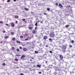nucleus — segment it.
Masks as SVG:
<instances>
[{
	"label": "nucleus",
	"instance_id": "obj_1",
	"mask_svg": "<svg viewBox=\"0 0 75 75\" xmlns=\"http://www.w3.org/2000/svg\"><path fill=\"white\" fill-rule=\"evenodd\" d=\"M54 36H55V35L54 34H50V37L52 38H53Z\"/></svg>",
	"mask_w": 75,
	"mask_h": 75
},
{
	"label": "nucleus",
	"instance_id": "obj_2",
	"mask_svg": "<svg viewBox=\"0 0 75 75\" xmlns=\"http://www.w3.org/2000/svg\"><path fill=\"white\" fill-rule=\"evenodd\" d=\"M61 47L62 48V50H66L67 48V47L65 45H63Z\"/></svg>",
	"mask_w": 75,
	"mask_h": 75
},
{
	"label": "nucleus",
	"instance_id": "obj_3",
	"mask_svg": "<svg viewBox=\"0 0 75 75\" xmlns=\"http://www.w3.org/2000/svg\"><path fill=\"white\" fill-rule=\"evenodd\" d=\"M59 57L62 60V59H63V56H62V55H60L59 56Z\"/></svg>",
	"mask_w": 75,
	"mask_h": 75
},
{
	"label": "nucleus",
	"instance_id": "obj_4",
	"mask_svg": "<svg viewBox=\"0 0 75 75\" xmlns=\"http://www.w3.org/2000/svg\"><path fill=\"white\" fill-rule=\"evenodd\" d=\"M24 9L25 11H29L28 9V8H27L26 7Z\"/></svg>",
	"mask_w": 75,
	"mask_h": 75
},
{
	"label": "nucleus",
	"instance_id": "obj_5",
	"mask_svg": "<svg viewBox=\"0 0 75 75\" xmlns=\"http://www.w3.org/2000/svg\"><path fill=\"white\" fill-rule=\"evenodd\" d=\"M25 56L24 55H22L21 56V59H22L23 58H25Z\"/></svg>",
	"mask_w": 75,
	"mask_h": 75
},
{
	"label": "nucleus",
	"instance_id": "obj_6",
	"mask_svg": "<svg viewBox=\"0 0 75 75\" xmlns=\"http://www.w3.org/2000/svg\"><path fill=\"white\" fill-rule=\"evenodd\" d=\"M38 51H39L40 52H43V51H42V49H40Z\"/></svg>",
	"mask_w": 75,
	"mask_h": 75
},
{
	"label": "nucleus",
	"instance_id": "obj_7",
	"mask_svg": "<svg viewBox=\"0 0 75 75\" xmlns=\"http://www.w3.org/2000/svg\"><path fill=\"white\" fill-rule=\"evenodd\" d=\"M49 41L51 42H52V38H49Z\"/></svg>",
	"mask_w": 75,
	"mask_h": 75
},
{
	"label": "nucleus",
	"instance_id": "obj_8",
	"mask_svg": "<svg viewBox=\"0 0 75 75\" xmlns=\"http://www.w3.org/2000/svg\"><path fill=\"white\" fill-rule=\"evenodd\" d=\"M43 38L44 40H46V39H47V36H44Z\"/></svg>",
	"mask_w": 75,
	"mask_h": 75
},
{
	"label": "nucleus",
	"instance_id": "obj_9",
	"mask_svg": "<svg viewBox=\"0 0 75 75\" xmlns=\"http://www.w3.org/2000/svg\"><path fill=\"white\" fill-rule=\"evenodd\" d=\"M16 42H17V43H18V44H20V41L17 40L16 41Z\"/></svg>",
	"mask_w": 75,
	"mask_h": 75
},
{
	"label": "nucleus",
	"instance_id": "obj_10",
	"mask_svg": "<svg viewBox=\"0 0 75 75\" xmlns=\"http://www.w3.org/2000/svg\"><path fill=\"white\" fill-rule=\"evenodd\" d=\"M11 26V27H14V24L13 23H12Z\"/></svg>",
	"mask_w": 75,
	"mask_h": 75
},
{
	"label": "nucleus",
	"instance_id": "obj_11",
	"mask_svg": "<svg viewBox=\"0 0 75 75\" xmlns=\"http://www.w3.org/2000/svg\"><path fill=\"white\" fill-rule=\"evenodd\" d=\"M23 50L24 51H27V49L25 48H23Z\"/></svg>",
	"mask_w": 75,
	"mask_h": 75
},
{
	"label": "nucleus",
	"instance_id": "obj_12",
	"mask_svg": "<svg viewBox=\"0 0 75 75\" xmlns=\"http://www.w3.org/2000/svg\"><path fill=\"white\" fill-rule=\"evenodd\" d=\"M59 6H60L61 7H63V6H62V5L61 4H59Z\"/></svg>",
	"mask_w": 75,
	"mask_h": 75
},
{
	"label": "nucleus",
	"instance_id": "obj_13",
	"mask_svg": "<svg viewBox=\"0 0 75 75\" xmlns=\"http://www.w3.org/2000/svg\"><path fill=\"white\" fill-rule=\"evenodd\" d=\"M12 50L13 51H14V50H15V48H14V47H12Z\"/></svg>",
	"mask_w": 75,
	"mask_h": 75
},
{
	"label": "nucleus",
	"instance_id": "obj_14",
	"mask_svg": "<svg viewBox=\"0 0 75 75\" xmlns=\"http://www.w3.org/2000/svg\"><path fill=\"white\" fill-rule=\"evenodd\" d=\"M37 67H39V68H41V65H37Z\"/></svg>",
	"mask_w": 75,
	"mask_h": 75
},
{
	"label": "nucleus",
	"instance_id": "obj_15",
	"mask_svg": "<svg viewBox=\"0 0 75 75\" xmlns=\"http://www.w3.org/2000/svg\"><path fill=\"white\" fill-rule=\"evenodd\" d=\"M35 25L36 27H37V26H38L37 22H36L35 23Z\"/></svg>",
	"mask_w": 75,
	"mask_h": 75
},
{
	"label": "nucleus",
	"instance_id": "obj_16",
	"mask_svg": "<svg viewBox=\"0 0 75 75\" xmlns=\"http://www.w3.org/2000/svg\"><path fill=\"white\" fill-rule=\"evenodd\" d=\"M28 28L29 29V30H31L32 28V27H28Z\"/></svg>",
	"mask_w": 75,
	"mask_h": 75
},
{
	"label": "nucleus",
	"instance_id": "obj_17",
	"mask_svg": "<svg viewBox=\"0 0 75 75\" xmlns=\"http://www.w3.org/2000/svg\"><path fill=\"white\" fill-rule=\"evenodd\" d=\"M60 65V63H57V65H58V66H59V65Z\"/></svg>",
	"mask_w": 75,
	"mask_h": 75
},
{
	"label": "nucleus",
	"instance_id": "obj_18",
	"mask_svg": "<svg viewBox=\"0 0 75 75\" xmlns=\"http://www.w3.org/2000/svg\"><path fill=\"white\" fill-rule=\"evenodd\" d=\"M62 51H63V52L64 53H65V51H66L65 50H62Z\"/></svg>",
	"mask_w": 75,
	"mask_h": 75
},
{
	"label": "nucleus",
	"instance_id": "obj_19",
	"mask_svg": "<svg viewBox=\"0 0 75 75\" xmlns=\"http://www.w3.org/2000/svg\"><path fill=\"white\" fill-rule=\"evenodd\" d=\"M11 35H13V34H14V32H11Z\"/></svg>",
	"mask_w": 75,
	"mask_h": 75
},
{
	"label": "nucleus",
	"instance_id": "obj_20",
	"mask_svg": "<svg viewBox=\"0 0 75 75\" xmlns=\"http://www.w3.org/2000/svg\"><path fill=\"white\" fill-rule=\"evenodd\" d=\"M35 30H33V34H35Z\"/></svg>",
	"mask_w": 75,
	"mask_h": 75
},
{
	"label": "nucleus",
	"instance_id": "obj_21",
	"mask_svg": "<svg viewBox=\"0 0 75 75\" xmlns=\"http://www.w3.org/2000/svg\"><path fill=\"white\" fill-rule=\"evenodd\" d=\"M68 27H69V25H66V28H68Z\"/></svg>",
	"mask_w": 75,
	"mask_h": 75
},
{
	"label": "nucleus",
	"instance_id": "obj_22",
	"mask_svg": "<svg viewBox=\"0 0 75 75\" xmlns=\"http://www.w3.org/2000/svg\"><path fill=\"white\" fill-rule=\"evenodd\" d=\"M47 11H50V8H47Z\"/></svg>",
	"mask_w": 75,
	"mask_h": 75
},
{
	"label": "nucleus",
	"instance_id": "obj_23",
	"mask_svg": "<svg viewBox=\"0 0 75 75\" xmlns=\"http://www.w3.org/2000/svg\"><path fill=\"white\" fill-rule=\"evenodd\" d=\"M15 18H18V16H15Z\"/></svg>",
	"mask_w": 75,
	"mask_h": 75
},
{
	"label": "nucleus",
	"instance_id": "obj_24",
	"mask_svg": "<svg viewBox=\"0 0 75 75\" xmlns=\"http://www.w3.org/2000/svg\"><path fill=\"white\" fill-rule=\"evenodd\" d=\"M35 54H38V51H35Z\"/></svg>",
	"mask_w": 75,
	"mask_h": 75
},
{
	"label": "nucleus",
	"instance_id": "obj_25",
	"mask_svg": "<svg viewBox=\"0 0 75 75\" xmlns=\"http://www.w3.org/2000/svg\"><path fill=\"white\" fill-rule=\"evenodd\" d=\"M15 60L16 61H18V59H15Z\"/></svg>",
	"mask_w": 75,
	"mask_h": 75
},
{
	"label": "nucleus",
	"instance_id": "obj_26",
	"mask_svg": "<svg viewBox=\"0 0 75 75\" xmlns=\"http://www.w3.org/2000/svg\"><path fill=\"white\" fill-rule=\"evenodd\" d=\"M74 41L73 40H71V43H74Z\"/></svg>",
	"mask_w": 75,
	"mask_h": 75
},
{
	"label": "nucleus",
	"instance_id": "obj_27",
	"mask_svg": "<svg viewBox=\"0 0 75 75\" xmlns=\"http://www.w3.org/2000/svg\"><path fill=\"white\" fill-rule=\"evenodd\" d=\"M21 38H23V36L22 35H21L20 36Z\"/></svg>",
	"mask_w": 75,
	"mask_h": 75
},
{
	"label": "nucleus",
	"instance_id": "obj_28",
	"mask_svg": "<svg viewBox=\"0 0 75 75\" xmlns=\"http://www.w3.org/2000/svg\"><path fill=\"white\" fill-rule=\"evenodd\" d=\"M16 50H17V51H18V52H19V49H16Z\"/></svg>",
	"mask_w": 75,
	"mask_h": 75
},
{
	"label": "nucleus",
	"instance_id": "obj_29",
	"mask_svg": "<svg viewBox=\"0 0 75 75\" xmlns=\"http://www.w3.org/2000/svg\"><path fill=\"white\" fill-rule=\"evenodd\" d=\"M22 21H25V19H22Z\"/></svg>",
	"mask_w": 75,
	"mask_h": 75
},
{
	"label": "nucleus",
	"instance_id": "obj_30",
	"mask_svg": "<svg viewBox=\"0 0 75 75\" xmlns=\"http://www.w3.org/2000/svg\"><path fill=\"white\" fill-rule=\"evenodd\" d=\"M10 1V0H8L7 1V3H9Z\"/></svg>",
	"mask_w": 75,
	"mask_h": 75
},
{
	"label": "nucleus",
	"instance_id": "obj_31",
	"mask_svg": "<svg viewBox=\"0 0 75 75\" xmlns=\"http://www.w3.org/2000/svg\"><path fill=\"white\" fill-rule=\"evenodd\" d=\"M2 65H3V66H5V65H6V64H5V63H4Z\"/></svg>",
	"mask_w": 75,
	"mask_h": 75
},
{
	"label": "nucleus",
	"instance_id": "obj_32",
	"mask_svg": "<svg viewBox=\"0 0 75 75\" xmlns=\"http://www.w3.org/2000/svg\"><path fill=\"white\" fill-rule=\"evenodd\" d=\"M12 40L13 41H14V40H15V38H12Z\"/></svg>",
	"mask_w": 75,
	"mask_h": 75
},
{
	"label": "nucleus",
	"instance_id": "obj_33",
	"mask_svg": "<svg viewBox=\"0 0 75 75\" xmlns=\"http://www.w3.org/2000/svg\"><path fill=\"white\" fill-rule=\"evenodd\" d=\"M19 48L21 50H22V49H23V48H22L21 47H19Z\"/></svg>",
	"mask_w": 75,
	"mask_h": 75
},
{
	"label": "nucleus",
	"instance_id": "obj_34",
	"mask_svg": "<svg viewBox=\"0 0 75 75\" xmlns=\"http://www.w3.org/2000/svg\"><path fill=\"white\" fill-rule=\"evenodd\" d=\"M16 56L17 57H20V55L18 54H16Z\"/></svg>",
	"mask_w": 75,
	"mask_h": 75
},
{
	"label": "nucleus",
	"instance_id": "obj_35",
	"mask_svg": "<svg viewBox=\"0 0 75 75\" xmlns=\"http://www.w3.org/2000/svg\"><path fill=\"white\" fill-rule=\"evenodd\" d=\"M55 4L56 6H58V3H56Z\"/></svg>",
	"mask_w": 75,
	"mask_h": 75
},
{
	"label": "nucleus",
	"instance_id": "obj_36",
	"mask_svg": "<svg viewBox=\"0 0 75 75\" xmlns=\"http://www.w3.org/2000/svg\"><path fill=\"white\" fill-rule=\"evenodd\" d=\"M0 23H1V24H3V22L1 21H0Z\"/></svg>",
	"mask_w": 75,
	"mask_h": 75
},
{
	"label": "nucleus",
	"instance_id": "obj_37",
	"mask_svg": "<svg viewBox=\"0 0 75 75\" xmlns=\"http://www.w3.org/2000/svg\"><path fill=\"white\" fill-rule=\"evenodd\" d=\"M39 74H42V72H41L40 71L39 72Z\"/></svg>",
	"mask_w": 75,
	"mask_h": 75
},
{
	"label": "nucleus",
	"instance_id": "obj_38",
	"mask_svg": "<svg viewBox=\"0 0 75 75\" xmlns=\"http://www.w3.org/2000/svg\"><path fill=\"white\" fill-rule=\"evenodd\" d=\"M42 67H44L45 68H47V67H45V65H42Z\"/></svg>",
	"mask_w": 75,
	"mask_h": 75
},
{
	"label": "nucleus",
	"instance_id": "obj_39",
	"mask_svg": "<svg viewBox=\"0 0 75 75\" xmlns=\"http://www.w3.org/2000/svg\"><path fill=\"white\" fill-rule=\"evenodd\" d=\"M49 11L50 12H52V10H50Z\"/></svg>",
	"mask_w": 75,
	"mask_h": 75
},
{
	"label": "nucleus",
	"instance_id": "obj_40",
	"mask_svg": "<svg viewBox=\"0 0 75 75\" xmlns=\"http://www.w3.org/2000/svg\"><path fill=\"white\" fill-rule=\"evenodd\" d=\"M50 53H51V54L52 53V51H50Z\"/></svg>",
	"mask_w": 75,
	"mask_h": 75
},
{
	"label": "nucleus",
	"instance_id": "obj_41",
	"mask_svg": "<svg viewBox=\"0 0 75 75\" xmlns=\"http://www.w3.org/2000/svg\"><path fill=\"white\" fill-rule=\"evenodd\" d=\"M43 14L44 15H47V13H44Z\"/></svg>",
	"mask_w": 75,
	"mask_h": 75
},
{
	"label": "nucleus",
	"instance_id": "obj_42",
	"mask_svg": "<svg viewBox=\"0 0 75 75\" xmlns=\"http://www.w3.org/2000/svg\"><path fill=\"white\" fill-rule=\"evenodd\" d=\"M3 33H6V31H5V30H4L3 31Z\"/></svg>",
	"mask_w": 75,
	"mask_h": 75
},
{
	"label": "nucleus",
	"instance_id": "obj_43",
	"mask_svg": "<svg viewBox=\"0 0 75 75\" xmlns=\"http://www.w3.org/2000/svg\"><path fill=\"white\" fill-rule=\"evenodd\" d=\"M8 36H6L5 37V38H6V39L7 38H8Z\"/></svg>",
	"mask_w": 75,
	"mask_h": 75
},
{
	"label": "nucleus",
	"instance_id": "obj_44",
	"mask_svg": "<svg viewBox=\"0 0 75 75\" xmlns=\"http://www.w3.org/2000/svg\"><path fill=\"white\" fill-rule=\"evenodd\" d=\"M71 48H72V46L71 45H70V46H69Z\"/></svg>",
	"mask_w": 75,
	"mask_h": 75
},
{
	"label": "nucleus",
	"instance_id": "obj_45",
	"mask_svg": "<svg viewBox=\"0 0 75 75\" xmlns=\"http://www.w3.org/2000/svg\"><path fill=\"white\" fill-rule=\"evenodd\" d=\"M5 25H6L7 26H8V24H6Z\"/></svg>",
	"mask_w": 75,
	"mask_h": 75
},
{
	"label": "nucleus",
	"instance_id": "obj_46",
	"mask_svg": "<svg viewBox=\"0 0 75 75\" xmlns=\"http://www.w3.org/2000/svg\"><path fill=\"white\" fill-rule=\"evenodd\" d=\"M20 75H24V74L23 73H21L20 74Z\"/></svg>",
	"mask_w": 75,
	"mask_h": 75
},
{
	"label": "nucleus",
	"instance_id": "obj_47",
	"mask_svg": "<svg viewBox=\"0 0 75 75\" xmlns=\"http://www.w3.org/2000/svg\"><path fill=\"white\" fill-rule=\"evenodd\" d=\"M24 22V23H27V21H25Z\"/></svg>",
	"mask_w": 75,
	"mask_h": 75
},
{
	"label": "nucleus",
	"instance_id": "obj_48",
	"mask_svg": "<svg viewBox=\"0 0 75 75\" xmlns=\"http://www.w3.org/2000/svg\"><path fill=\"white\" fill-rule=\"evenodd\" d=\"M46 47H48V45H46Z\"/></svg>",
	"mask_w": 75,
	"mask_h": 75
},
{
	"label": "nucleus",
	"instance_id": "obj_49",
	"mask_svg": "<svg viewBox=\"0 0 75 75\" xmlns=\"http://www.w3.org/2000/svg\"><path fill=\"white\" fill-rule=\"evenodd\" d=\"M16 23H18V21H16Z\"/></svg>",
	"mask_w": 75,
	"mask_h": 75
},
{
	"label": "nucleus",
	"instance_id": "obj_50",
	"mask_svg": "<svg viewBox=\"0 0 75 75\" xmlns=\"http://www.w3.org/2000/svg\"><path fill=\"white\" fill-rule=\"evenodd\" d=\"M40 21H37V23H38V22H40Z\"/></svg>",
	"mask_w": 75,
	"mask_h": 75
},
{
	"label": "nucleus",
	"instance_id": "obj_51",
	"mask_svg": "<svg viewBox=\"0 0 75 75\" xmlns=\"http://www.w3.org/2000/svg\"><path fill=\"white\" fill-rule=\"evenodd\" d=\"M33 61V60L32 59H30V61Z\"/></svg>",
	"mask_w": 75,
	"mask_h": 75
},
{
	"label": "nucleus",
	"instance_id": "obj_52",
	"mask_svg": "<svg viewBox=\"0 0 75 75\" xmlns=\"http://www.w3.org/2000/svg\"><path fill=\"white\" fill-rule=\"evenodd\" d=\"M59 47H60V48H61V46H59Z\"/></svg>",
	"mask_w": 75,
	"mask_h": 75
},
{
	"label": "nucleus",
	"instance_id": "obj_53",
	"mask_svg": "<svg viewBox=\"0 0 75 75\" xmlns=\"http://www.w3.org/2000/svg\"><path fill=\"white\" fill-rule=\"evenodd\" d=\"M16 68L18 69V68H19V67H16Z\"/></svg>",
	"mask_w": 75,
	"mask_h": 75
},
{
	"label": "nucleus",
	"instance_id": "obj_54",
	"mask_svg": "<svg viewBox=\"0 0 75 75\" xmlns=\"http://www.w3.org/2000/svg\"><path fill=\"white\" fill-rule=\"evenodd\" d=\"M28 40V38H27L25 39V40Z\"/></svg>",
	"mask_w": 75,
	"mask_h": 75
},
{
	"label": "nucleus",
	"instance_id": "obj_55",
	"mask_svg": "<svg viewBox=\"0 0 75 75\" xmlns=\"http://www.w3.org/2000/svg\"><path fill=\"white\" fill-rule=\"evenodd\" d=\"M14 1H16V0H13Z\"/></svg>",
	"mask_w": 75,
	"mask_h": 75
},
{
	"label": "nucleus",
	"instance_id": "obj_56",
	"mask_svg": "<svg viewBox=\"0 0 75 75\" xmlns=\"http://www.w3.org/2000/svg\"><path fill=\"white\" fill-rule=\"evenodd\" d=\"M35 29L36 30V29H37V27H35Z\"/></svg>",
	"mask_w": 75,
	"mask_h": 75
},
{
	"label": "nucleus",
	"instance_id": "obj_57",
	"mask_svg": "<svg viewBox=\"0 0 75 75\" xmlns=\"http://www.w3.org/2000/svg\"><path fill=\"white\" fill-rule=\"evenodd\" d=\"M31 58L32 59H34V58H33V57H32Z\"/></svg>",
	"mask_w": 75,
	"mask_h": 75
},
{
	"label": "nucleus",
	"instance_id": "obj_58",
	"mask_svg": "<svg viewBox=\"0 0 75 75\" xmlns=\"http://www.w3.org/2000/svg\"><path fill=\"white\" fill-rule=\"evenodd\" d=\"M72 72H71V71H70V74H72Z\"/></svg>",
	"mask_w": 75,
	"mask_h": 75
},
{
	"label": "nucleus",
	"instance_id": "obj_59",
	"mask_svg": "<svg viewBox=\"0 0 75 75\" xmlns=\"http://www.w3.org/2000/svg\"><path fill=\"white\" fill-rule=\"evenodd\" d=\"M2 42H2V41L1 42V44L2 43Z\"/></svg>",
	"mask_w": 75,
	"mask_h": 75
},
{
	"label": "nucleus",
	"instance_id": "obj_60",
	"mask_svg": "<svg viewBox=\"0 0 75 75\" xmlns=\"http://www.w3.org/2000/svg\"><path fill=\"white\" fill-rule=\"evenodd\" d=\"M40 23H42V21H40Z\"/></svg>",
	"mask_w": 75,
	"mask_h": 75
},
{
	"label": "nucleus",
	"instance_id": "obj_61",
	"mask_svg": "<svg viewBox=\"0 0 75 75\" xmlns=\"http://www.w3.org/2000/svg\"><path fill=\"white\" fill-rule=\"evenodd\" d=\"M40 45H42V44L40 43Z\"/></svg>",
	"mask_w": 75,
	"mask_h": 75
},
{
	"label": "nucleus",
	"instance_id": "obj_62",
	"mask_svg": "<svg viewBox=\"0 0 75 75\" xmlns=\"http://www.w3.org/2000/svg\"><path fill=\"white\" fill-rule=\"evenodd\" d=\"M69 7H71V6H69Z\"/></svg>",
	"mask_w": 75,
	"mask_h": 75
},
{
	"label": "nucleus",
	"instance_id": "obj_63",
	"mask_svg": "<svg viewBox=\"0 0 75 75\" xmlns=\"http://www.w3.org/2000/svg\"><path fill=\"white\" fill-rule=\"evenodd\" d=\"M45 62H46V63L47 64V61H45Z\"/></svg>",
	"mask_w": 75,
	"mask_h": 75
},
{
	"label": "nucleus",
	"instance_id": "obj_64",
	"mask_svg": "<svg viewBox=\"0 0 75 75\" xmlns=\"http://www.w3.org/2000/svg\"><path fill=\"white\" fill-rule=\"evenodd\" d=\"M73 57H74V58H75V55H73Z\"/></svg>",
	"mask_w": 75,
	"mask_h": 75
}]
</instances>
